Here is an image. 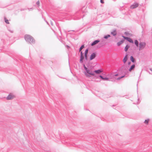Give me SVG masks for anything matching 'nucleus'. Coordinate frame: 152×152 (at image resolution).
Here are the masks:
<instances>
[{
    "label": "nucleus",
    "instance_id": "f257e3e1",
    "mask_svg": "<svg viewBox=\"0 0 152 152\" xmlns=\"http://www.w3.org/2000/svg\"><path fill=\"white\" fill-rule=\"evenodd\" d=\"M83 66L85 70L83 73L87 77H91V76H95V74L94 73L93 71H91V69L88 68L84 64H83Z\"/></svg>",
    "mask_w": 152,
    "mask_h": 152
},
{
    "label": "nucleus",
    "instance_id": "f3484780",
    "mask_svg": "<svg viewBox=\"0 0 152 152\" xmlns=\"http://www.w3.org/2000/svg\"><path fill=\"white\" fill-rule=\"evenodd\" d=\"M134 43H135V45H136L137 47L138 46V45H139L138 43H138V41L137 40H135Z\"/></svg>",
    "mask_w": 152,
    "mask_h": 152
},
{
    "label": "nucleus",
    "instance_id": "2f4dec72",
    "mask_svg": "<svg viewBox=\"0 0 152 152\" xmlns=\"http://www.w3.org/2000/svg\"><path fill=\"white\" fill-rule=\"evenodd\" d=\"M11 33H12L13 31H10Z\"/></svg>",
    "mask_w": 152,
    "mask_h": 152
},
{
    "label": "nucleus",
    "instance_id": "f8f14e48",
    "mask_svg": "<svg viewBox=\"0 0 152 152\" xmlns=\"http://www.w3.org/2000/svg\"><path fill=\"white\" fill-rule=\"evenodd\" d=\"M84 58V57L83 55H80V62L82 63L83 62V60Z\"/></svg>",
    "mask_w": 152,
    "mask_h": 152
},
{
    "label": "nucleus",
    "instance_id": "bb28decb",
    "mask_svg": "<svg viewBox=\"0 0 152 152\" xmlns=\"http://www.w3.org/2000/svg\"><path fill=\"white\" fill-rule=\"evenodd\" d=\"M99 77L102 79V80H103V78H104V77L102 76V75H100L99 76Z\"/></svg>",
    "mask_w": 152,
    "mask_h": 152
},
{
    "label": "nucleus",
    "instance_id": "9d476101",
    "mask_svg": "<svg viewBox=\"0 0 152 152\" xmlns=\"http://www.w3.org/2000/svg\"><path fill=\"white\" fill-rule=\"evenodd\" d=\"M135 67V65L134 64H133L132 66H131L129 69V72H131L132 70H133Z\"/></svg>",
    "mask_w": 152,
    "mask_h": 152
},
{
    "label": "nucleus",
    "instance_id": "c85d7f7f",
    "mask_svg": "<svg viewBox=\"0 0 152 152\" xmlns=\"http://www.w3.org/2000/svg\"><path fill=\"white\" fill-rule=\"evenodd\" d=\"M80 52V55H83L82 52L81 51Z\"/></svg>",
    "mask_w": 152,
    "mask_h": 152
},
{
    "label": "nucleus",
    "instance_id": "20e7f679",
    "mask_svg": "<svg viewBox=\"0 0 152 152\" xmlns=\"http://www.w3.org/2000/svg\"><path fill=\"white\" fill-rule=\"evenodd\" d=\"M122 37L125 39H126L128 41H129V42L133 43V40L131 39L129 37H126L124 36H122Z\"/></svg>",
    "mask_w": 152,
    "mask_h": 152
},
{
    "label": "nucleus",
    "instance_id": "aec40b11",
    "mask_svg": "<svg viewBox=\"0 0 152 152\" xmlns=\"http://www.w3.org/2000/svg\"><path fill=\"white\" fill-rule=\"evenodd\" d=\"M149 121V119H148L147 120H145L144 122V123L146 124H148Z\"/></svg>",
    "mask_w": 152,
    "mask_h": 152
},
{
    "label": "nucleus",
    "instance_id": "423d86ee",
    "mask_svg": "<svg viewBox=\"0 0 152 152\" xmlns=\"http://www.w3.org/2000/svg\"><path fill=\"white\" fill-rule=\"evenodd\" d=\"M138 6V4L137 3L134 4L132 5L130 8L131 9H133L136 8Z\"/></svg>",
    "mask_w": 152,
    "mask_h": 152
},
{
    "label": "nucleus",
    "instance_id": "6ab92c4d",
    "mask_svg": "<svg viewBox=\"0 0 152 152\" xmlns=\"http://www.w3.org/2000/svg\"><path fill=\"white\" fill-rule=\"evenodd\" d=\"M110 37V35L108 34L107 35L104 36V38L106 39L108 38V37Z\"/></svg>",
    "mask_w": 152,
    "mask_h": 152
},
{
    "label": "nucleus",
    "instance_id": "a211bd4d",
    "mask_svg": "<svg viewBox=\"0 0 152 152\" xmlns=\"http://www.w3.org/2000/svg\"><path fill=\"white\" fill-rule=\"evenodd\" d=\"M84 48V45H82L79 49V51L80 52Z\"/></svg>",
    "mask_w": 152,
    "mask_h": 152
},
{
    "label": "nucleus",
    "instance_id": "f03ea898",
    "mask_svg": "<svg viewBox=\"0 0 152 152\" xmlns=\"http://www.w3.org/2000/svg\"><path fill=\"white\" fill-rule=\"evenodd\" d=\"M24 38L25 40L27 42L30 43H34L35 42V40L31 36L28 35H26L25 36Z\"/></svg>",
    "mask_w": 152,
    "mask_h": 152
},
{
    "label": "nucleus",
    "instance_id": "b1692460",
    "mask_svg": "<svg viewBox=\"0 0 152 152\" xmlns=\"http://www.w3.org/2000/svg\"><path fill=\"white\" fill-rule=\"evenodd\" d=\"M103 80H109V78L107 77H104V78L103 79Z\"/></svg>",
    "mask_w": 152,
    "mask_h": 152
},
{
    "label": "nucleus",
    "instance_id": "2eb2a0df",
    "mask_svg": "<svg viewBox=\"0 0 152 152\" xmlns=\"http://www.w3.org/2000/svg\"><path fill=\"white\" fill-rule=\"evenodd\" d=\"M130 60L132 62L134 63L135 62V60L133 56H131L130 57Z\"/></svg>",
    "mask_w": 152,
    "mask_h": 152
},
{
    "label": "nucleus",
    "instance_id": "4468645a",
    "mask_svg": "<svg viewBox=\"0 0 152 152\" xmlns=\"http://www.w3.org/2000/svg\"><path fill=\"white\" fill-rule=\"evenodd\" d=\"M124 40H121V41H120L119 42H118L117 43V45L118 46H119L124 42Z\"/></svg>",
    "mask_w": 152,
    "mask_h": 152
},
{
    "label": "nucleus",
    "instance_id": "a878e982",
    "mask_svg": "<svg viewBox=\"0 0 152 152\" xmlns=\"http://www.w3.org/2000/svg\"><path fill=\"white\" fill-rule=\"evenodd\" d=\"M36 4L38 5V6H39V1H38L37 2H36Z\"/></svg>",
    "mask_w": 152,
    "mask_h": 152
},
{
    "label": "nucleus",
    "instance_id": "39448f33",
    "mask_svg": "<svg viewBox=\"0 0 152 152\" xmlns=\"http://www.w3.org/2000/svg\"><path fill=\"white\" fill-rule=\"evenodd\" d=\"M96 53H93L91 55L90 57V60H93L94 58L96 57Z\"/></svg>",
    "mask_w": 152,
    "mask_h": 152
},
{
    "label": "nucleus",
    "instance_id": "dca6fc26",
    "mask_svg": "<svg viewBox=\"0 0 152 152\" xmlns=\"http://www.w3.org/2000/svg\"><path fill=\"white\" fill-rule=\"evenodd\" d=\"M129 46L128 45H127L125 47L124 50L126 52L127 51Z\"/></svg>",
    "mask_w": 152,
    "mask_h": 152
},
{
    "label": "nucleus",
    "instance_id": "1a4fd4ad",
    "mask_svg": "<svg viewBox=\"0 0 152 152\" xmlns=\"http://www.w3.org/2000/svg\"><path fill=\"white\" fill-rule=\"evenodd\" d=\"M102 71L100 69H98L97 70H96L93 71L94 73H95L96 74H99L102 72Z\"/></svg>",
    "mask_w": 152,
    "mask_h": 152
},
{
    "label": "nucleus",
    "instance_id": "7ed1b4c3",
    "mask_svg": "<svg viewBox=\"0 0 152 152\" xmlns=\"http://www.w3.org/2000/svg\"><path fill=\"white\" fill-rule=\"evenodd\" d=\"M146 45V43L145 42H140L139 43V49L140 50L143 49Z\"/></svg>",
    "mask_w": 152,
    "mask_h": 152
},
{
    "label": "nucleus",
    "instance_id": "393cba45",
    "mask_svg": "<svg viewBox=\"0 0 152 152\" xmlns=\"http://www.w3.org/2000/svg\"><path fill=\"white\" fill-rule=\"evenodd\" d=\"M88 49H86V50L85 51V54H88Z\"/></svg>",
    "mask_w": 152,
    "mask_h": 152
},
{
    "label": "nucleus",
    "instance_id": "473e14b6",
    "mask_svg": "<svg viewBox=\"0 0 152 152\" xmlns=\"http://www.w3.org/2000/svg\"><path fill=\"white\" fill-rule=\"evenodd\" d=\"M150 70L151 71H152V69H150Z\"/></svg>",
    "mask_w": 152,
    "mask_h": 152
},
{
    "label": "nucleus",
    "instance_id": "ddd939ff",
    "mask_svg": "<svg viewBox=\"0 0 152 152\" xmlns=\"http://www.w3.org/2000/svg\"><path fill=\"white\" fill-rule=\"evenodd\" d=\"M111 34L114 36H115L117 34V32L116 30H114L113 31L111 32Z\"/></svg>",
    "mask_w": 152,
    "mask_h": 152
},
{
    "label": "nucleus",
    "instance_id": "7c9ffc66",
    "mask_svg": "<svg viewBox=\"0 0 152 152\" xmlns=\"http://www.w3.org/2000/svg\"><path fill=\"white\" fill-rule=\"evenodd\" d=\"M118 75V74H116V75H115V76H117Z\"/></svg>",
    "mask_w": 152,
    "mask_h": 152
},
{
    "label": "nucleus",
    "instance_id": "412c9836",
    "mask_svg": "<svg viewBox=\"0 0 152 152\" xmlns=\"http://www.w3.org/2000/svg\"><path fill=\"white\" fill-rule=\"evenodd\" d=\"M125 75H124V76H121V77H119L118 78H117V79L118 80H120L121 78H123V77H125Z\"/></svg>",
    "mask_w": 152,
    "mask_h": 152
},
{
    "label": "nucleus",
    "instance_id": "cd10ccee",
    "mask_svg": "<svg viewBox=\"0 0 152 152\" xmlns=\"http://www.w3.org/2000/svg\"><path fill=\"white\" fill-rule=\"evenodd\" d=\"M100 2L101 3L103 4L104 3V1L102 0H100Z\"/></svg>",
    "mask_w": 152,
    "mask_h": 152
},
{
    "label": "nucleus",
    "instance_id": "5701e85b",
    "mask_svg": "<svg viewBox=\"0 0 152 152\" xmlns=\"http://www.w3.org/2000/svg\"><path fill=\"white\" fill-rule=\"evenodd\" d=\"M5 21L7 23V24L9 23V22L8 20L7 19H6L5 18Z\"/></svg>",
    "mask_w": 152,
    "mask_h": 152
},
{
    "label": "nucleus",
    "instance_id": "0eeeda50",
    "mask_svg": "<svg viewBox=\"0 0 152 152\" xmlns=\"http://www.w3.org/2000/svg\"><path fill=\"white\" fill-rule=\"evenodd\" d=\"M14 97V96L12 95L11 94H9L7 97V100H10L13 99Z\"/></svg>",
    "mask_w": 152,
    "mask_h": 152
},
{
    "label": "nucleus",
    "instance_id": "4be33fe9",
    "mask_svg": "<svg viewBox=\"0 0 152 152\" xmlns=\"http://www.w3.org/2000/svg\"><path fill=\"white\" fill-rule=\"evenodd\" d=\"M85 58L86 60H87V54L85 53Z\"/></svg>",
    "mask_w": 152,
    "mask_h": 152
},
{
    "label": "nucleus",
    "instance_id": "9b49d317",
    "mask_svg": "<svg viewBox=\"0 0 152 152\" xmlns=\"http://www.w3.org/2000/svg\"><path fill=\"white\" fill-rule=\"evenodd\" d=\"M127 60V55H126L123 59V62L124 64L125 63Z\"/></svg>",
    "mask_w": 152,
    "mask_h": 152
},
{
    "label": "nucleus",
    "instance_id": "c756f323",
    "mask_svg": "<svg viewBox=\"0 0 152 152\" xmlns=\"http://www.w3.org/2000/svg\"><path fill=\"white\" fill-rule=\"evenodd\" d=\"M131 62H129L128 63V65H130L131 64Z\"/></svg>",
    "mask_w": 152,
    "mask_h": 152
},
{
    "label": "nucleus",
    "instance_id": "6e6552de",
    "mask_svg": "<svg viewBox=\"0 0 152 152\" xmlns=\"http://www.w3.org/2000/svg\"><path fill=\"white\" fill-rule=\"evenodd\" d=\"M99 40H95L91 43V45L94 46L98 43V42H99Z\"/></svg>",
    "mask_w": 152,
    "mask_h": 152
}]
</instances>
